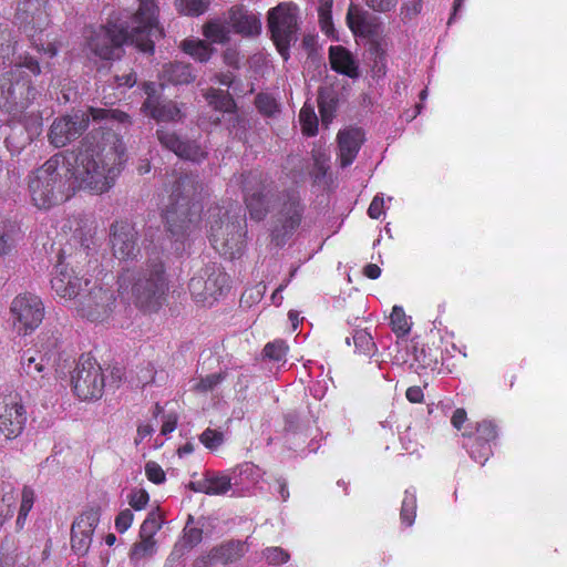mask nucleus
Segmentation results:
<instances>
[{"mask_svg": "<svg viewBox=\"0 0 567 567\" xmlns=\"http://www.w3.org/2000/svg\"><path fill=\"white\" fill-rule=\"evenodd\" d=\"M288 346L282 340L268 342L262 351V358L275 362L286 361Z\"/></svg>", "mask_w": 567, "mask_h": 567, "instance_id": "37998d69", "label": "nucleus"}, {"mask_svg": "<svg viewBox=\"0 0 567 567\" xmlns=\"http://www.w3.org/2000/svg\"><path fill=\"white\" fill-rule=\"evenodd\" d=\"M90 284L89 279L80 278L73 269H69L63 264L55 267L51 279V287L55 295L68 300L78 299L79 295L84 291V287H89Z\"/></svg>", "mask_w": 567, "mask_h": 567, "instance_id": "f3484780", "label": "nucleus"}, {"mask_svg": "<svg viewBox=\"0 0 567 567\" xmlns=\"http://www.w3.org/2000/svg\"><path fill=\"white\" fill-rule=\"evenodd\" d=\"M199 441L210 451L218 449L224 443V434L219 431L206 429L199 436Z\"/></svg>", "mask_w": 567, "mask_h": 567, "instance_id": "8fccbe9b", "label": "nucleus"}, {"mask_svg": "<svg viewBox=\"0 0 567 567\" xmlns=\"http://www.w3.org/2000/svg\"><path fill=\"white\" fill-rule=\"evenodd\" d=\"M257 110L265 116H274L279 112V105L274 96L267 93H260L255 99Z\"/></svg>", "mask_w": 567, "mask_h": 567, "instance_id": "a18cd8bd", "label": "nucleus"}, {"mask_svg": "<svg viewBox=\"0 0 567 567\" xmlns=\"http://www.w3.org/2000/svg\"><path fill=\"white\" fill-rule=\"evenodd\" d=\"M21 373L30 377L41 385L45 378L47 365L43 357L35 350L28 349L20 358Z\"/></svg>", "mask_w": 567, "mask_h": 567, "instance_id": "5701e85b", "label": "nucleus"}, {"mask_svg": "<svg viewBox=\"0 0 567 567\" xmlns=\"http://www.w3.org/2000/svg\"><path fill=\"white\" fill-rule=\"evenodd\" d=\"M422 0H403V9L405 13L410 17L416 16L422 10Z\"/></svg>", "mask_w": 567, "mask_h": 567, "instance_id": "e2e57ef3", "label": "nucleus"}, {"mask_svg": "<svg viewBox=\"0 0 567 567\" xmlns=\"http://www.w3.org/2000/svg\"><path fill=\"white\" fill-rule=\"evenodd\" d=\"M365 3L373 9L374 11L379 12H386L390 11L392 8L395 7L398 0H364Z\"/></svg>", "mask_w": 567, "mask_h": 567, "instance_id": "052dcab7", "label": "nucleus"}, {"mask_svg": "<svg viewBox=\"0 0 567 567\" xmlns=\"http://www.w3.org/2000/svg\"><path fill=\"white\" fill-rule=\"evenodd\" d=\"M17 41L8 25H0V66L4 65L16 52Z\"/></svg>", "mask_w": 567, "mask_h": 567, "instance_id": "f704fd0d", "label": "nucleus"}, {"mask_svg": "<svg viewBox=\"0 0 567 567\" xmlns=\"http://www.w3.org/2000/svg\"><path fill=\"white\" fill-rule=\"evenodd\" d=\"M346 21L355 37L368 38L372 33L373 27L369 20V13L358 6L350 4Z\"/></svg>", "mask_w": 567, "mask_h": 567, "instance_id": "a878e982", "label": "nucleus"}, {"mask_svg": "<svg viewBox=\"0 0 567 567\" xmlns=\"http://www.w3.org/2000/svg\"><path fill=\"white\" fill-rule=\"evenodd\" d=\"M90 117L94 122H130L128 115L120 110L90 107L89 113L76 112L54 120L49 133L51 144L63 147L78 138L87 128Z\"/></svg>", "mask_w": 567, "mask_h": 567, "instance_id": "423d86ee", "label": "nucleus"}, {"mask_svg": "<svg viewBox=\"0 0 567 567\" xmlns=\"http://www.w3.org/2000/svg\"><path fill=\"white\" fill-rule=\"evenodd\" d=\"M24 69L34 75L40 73L38 61L27 56L23 62L16 64L0 76V107L9 113L27 109L35 99L37 91L31 86Z\"/></svg>", "mask_w": 567, "mask_h": 567, "instance_id": "39448f33", "label": "nucleus"}, {"mask_svg": "<svg viewBox=\"0 0 567 567\" xmlns=\"http://www.w3.org/2000/svg\"><path fill=\"white\" fill-rule=\"evenodd\" d=\"M76 305L82 317L91 321H104L115 308V296L110 288L93 282L79 295Z\"/></svg>", "mask_w": 567, "mask_h": 567, "instance_id": "1a4fd4ad", "label": "nucleus"}, {"mask_svg": "<svg viewBox=\"0 0 567 567\" xmlns=\"http://www.w3.org/2000/svg\"><path fill=\"white\" fill-rule=\"evenodd\" d=\"M168 290L164 264L159 258L147 260L140 270H124L118 276V291L131 293L137 307L157 309Z\"/></svg>", "mask_w": 567, "mask_h": 567, "instance_id": "20e7f679", "label": "nucleus"}, {"mask_svg": "<svg viewBox=\"0 0 567 567\" xmlns=\"http://www.w3.org/2000/svg\"><path fill=\"white\" fill-rule=\"evenodd\" d=\"M220 380L221 378L219 374H209L206 375L205 378L194 380L190 388L194 391L205 393L213 390L220 382Z\"/></svg>", "mask_w": 567, "mask_h": 567, "instance_id": "603ef678", "label": "nucleus"}, {"mask_svg": "<svg viewBox=\"0 0 567 567\" xmlns=\"http://www.w3.org/2000/svg\"><path fill=\"white\" fill-rule=\"evenodd\" d=\"M49 0H21L18 2L16 11V20L20 28L31 38L32 43L40 50L34 40V33L39 30L42 31L49 23L48 13ZM41 50L54 56L58 52L56 48L49 43L48 48Z\"/></svg>", "mask_w": 567, "mask_h": 567, "instance_id": "9b49d317", "label": "nucleus"}, {"mask_svg": "<svg viewBox=\"0 0 567 567\" xmlns=\"http://www.w3.org/2000/svg\"><path fill=\"white\" fill-rule=\"evenodd\" d=\"M156 550L157 545L154 538L140 537L132 546L128 557L132 564L137 565L142 560L153 557Z\"/></svg>", "mask_w": 567, "mask_h": 567, "instance_id": "7c9ffc66", "label": "nucleus"}, {"mask_svg": "<svg viewBox=\"0 0 567 567\" xmlns=\"http://www.w3.org/2000/svg\"><path fill=\"white\" fill-rule=\"evenodd\" d=\"M363 142L364 134L358 127L344 128L338 133V155L341 167H347L353 163Z\"/></svg>", "mask_w": 567, "mask_h": 567, "instance_id": "6ab92c4d", "label": "nucleus"}, {"mask_svg": "<svg viewBox=\"0 0 567 567\" xmlns=\"http://www.w3.org/2000/svg\"><path fill=\"white\" fill-rule=\"evenodd\" d=\"M464 447L468 450L471 457L482 465H484L492 455L491 444L475 439L472 444H464Z\"/></svg>", "mask_w": 567, "mask_h": 567, "instance_id": "c03bdc74", "label": "nucleus"}, {"mask_svg": "<svg viewBox=\"0 0 567 567\" xmlns=\"http://www.w3.org/2000/svg\"><path fill=\"white\" fill-rule=\"evenodd\" d=\"M333 0H318L319 25L328 37H336V30L332 21Z\"/></svg>", "mask_w": 567, "mask_h": 567, "instance_id": "72a5a7b5", "label": "nucleus"}, {"mask_svg": "<svg viewBox=\"0 0 567 567\" xmlns=\"http://www.w3.org/2000/svg\"><path fill=\"white\" fill-rule=\"evenodd\" d=\"M205 96L209 104L214 105L217 110L231 112L235 109L234 100L229 94L224 93L223 91L210 89L207 91Z\"/></svg>", "mask_w": 567, "mask_h": 567, "instance_id": "79ce46f5", "label": "nucleus"}, {"mask_svg": "<svg viewBox=\"0 0 567 567\" xmlns=\"http://www.w3.org/2000/svg\"><path fill=\"white\" fill-rule=\"evenodd\" d=\"M301 130L305 135L315 136L318 132V117L313 106L305 104L299 113Z\"/></svg>", "mask_w": 567, "mask_h": 567, "instance_id": "ea45409f", "label": "nucleus"}, {"mask_svg": "<svg viewBox=\"0 0 567 567\" xmlns=\"http://www.w3.org/2000/svg\"><path fill=\"white\" fill-rule=\"evenodd\" d=\"M176 425H177V417L173 414H169V415L165 416V420H164L162 429H161V433L163 435H167L176 429Z\"/></svg>", "mask_w": 567, "mask_h": 567, "instance_id": "774afa93", "label": "nucleus"}, {"mask_svg": "<svg viewBox=\"0 0 567 567\" xmlns=\"http://www.w3.org/2000/svg\"><path fill=\"white\" fill-rule=\"evenodd\" d=\"M229 480V487L238 494L245 493L247 489L248 481V466L247 464H239L235 466L227 475Z\"/></svg>", "mask_w": 567, "mask_h": 567, "instance_id": "58836bf2", "label": "nucleus"}, {"mask_svg": "<svg viewBox=\"0 0 567 567\" xmlns=\"http://www.w3.org/2000/svg\"><path fill=\"white\" fill-rule=\"evenodd\" d=\"M210 0H175V7L178 12L198 17L207 11Z\"/></svg>", "mask_w": 567, "mask_h": 567, "instance_id": "a19ab883", "label": "nucleus"}, {"mask_svg": "<svg viewBox=\"0 0 567 567\" xmlns=\"http://www.w3.org/2000/svg\"><path fill=\"white\" fill-rule=\"evenodd\" d=\"M339 105V94L331 86H324L318 93V106L321 115V122L328 126L334 118Z\"/></svg>", "mask_w": 567, "mask_h": 567, "instance_id": "393cba45", "label": "nucleus"}, {"mask_svg": "<svg viewBox=\"0 0 567 567\" xmlns=\"http://www.w3.org/2000/svg\"><path fill=\"white\" fill-rule=\"evenodd\" d=\"M466 420H467L466 411L464 409L460 408L453 412V415L451 417V423L455 429L460 430Z\"/></svg>", "mask_w": 567, "mask_h": 567, "instance_id": "69168bd1", "label": "nucleus"}, {"mask_svg": "<svg viewBox=\"0 0 567 567\" xmlns=\"http://www.w3.org/2000/svg\"><path fill=\"white\" fill-rule=\"evenodd\" d=\"M274 199L275 194L266 186L250 195V219L261 220L268 214Z\"/></svg>", "mask_w": 567, "mask_h": 567, "instance_id": "bb28decb", "label": "nucleus"}, {"mask_svg": "<svg viewBox=\"0 0 567 567\" xmlns=\"http://www.w3.org/2000/svg\"><path fill=\"white\" fill-rule=\"evenodd\" d=\"M383 207H384V200H383L382 195H377L372 199V202L368 208V215L373 219H378L383 214Z\"/></svg>", "mask_w": 567, "mask_h": 567, "instance_id": "680f3d73", "label": "nucleus"}, {"mask_svg": "<svg viewBox=\"0 0 567 567\" xmlns=\"http://www.w3.org/2000/svg\"><path fill=\"white\" fill-rule=\"evenodd\" d=\"M401 520L406 526H412L416 516V495L415 489L410 487L405 489L401 506Z\"/></svg>", "mask_w": 567, "mask_h": 567, "instance_id": "c9c22d12", "label": "nucleus"}, {"mask_svg": "<svg viewBox=\"0 0 567 567\" xmlns=\"http://www.w3.org/2000/svg\"><path fill=\"white\" fill-rule=\"evenodd\" d=\"M28 420L27 409L17 393L0 396V433L8 440L18 437Z\"/></svg>", "mask_w": 567, "mask_h": 567, "instance_id": "4468645a", "label": "nucleus"}, {"mask_svg": "<svg viewBox=\"0 0 567 567\" xmlns=\"http://www.w3.org/2000/svg\"><path fill=\"white\" fill-rule=\"evenodd\" d=\"M34 492L32 488L24 486L21 495V504L19 508V513H23V515H28L34 504Z\"/></svg>", "mask_w": 567, "mask_h": 567, "instance_id": "13d9d810", "label": "nucleus"}, {"mask_svg": "<svg viewBox=\"0 0 567 567\" xmlns=\"http://www.w3.org/2000/svg\"><path fill=\"white\" fill-rule=\"evenodd\" d=\"M74 393L81 400H95L102 396L104 375L99 363L89 357H81L71 377Z\"/></svg>", "mask_w": 567, "mask_h": 567, "instance_id": "9d476101", "label": "nucleus"}, {"mask_svg": "<svg viewBox=\"0 0 567 567\" xmlns=\"http://www.w3.org/2000/svg\"><path fill=\"white\" fill-rule=\"evenodd\" d=\"M262 556L270 565H280L289 560L290 555L281 547H269L262 551Z\"/></svg>", "mask_w": 567, "mask_h": 567, "instance_id": "3c124183", "label": "nucleus"}, {"mask_svg": "<svg viewBox=\"0 0 567 567\" xmlns=\"http://www.w3.org/2000/svg\"><path fill=\"white\" fill-rule=\"evenodd\" d=\"M312 158L315 162V167L317 169L318 175H324L328 169L329 156L326 150H313Z\"/></svg>", "mask_w": 567, "mask_h": 567, "instance_id": "5fc2aeb1", "label": "nucleus"}, {"mask_svg": "<svg viewBox=\"0 0 567 567\" xmlns=\"http://www.w3.org/2000/svg\"><path fill=\"white\" fill-rule=\"evenodd\" d=\"M405 396L411 403H420L422 402L424 394L420 386H410L406 390Z\"/></svg>", "mask_w": 567, "mask_h": 567, "instance_id": "338daca9", "label": "nucleus"}, {"mask_svg": "<svg viewBox=\"0 0 567 567\" xmlns=\"http://www.w3.org/2000/svg\"><path fill=\"white\" fill-rule=\"evenodd\" d=\"M137 9L124 24L107 23L90 31L86 48L102 60L118 59L123 44H134L138 50L154 52L155 42L164 37L159 23L157 0H136Z\"/></svg>", "mask_w": 567, "mask_h": 567, "instance_id": "f03ea898", "label": "nucleus"}, {"mask_svg": "<svg viewBox=\"0 0 567 567\" xmlns=\"http://www.w3.org/2000/svg\"><path fill=\"white\" fill-rule=\"evenodd\" d=\"M10 312L14 329L18 333L25 336L34 331L42 322L44 306L38 296L21 293L12 300Z\"/></svg>", "mask_w": 567, "mask_h": 567, "instance_id": "f8f14e48", "label": "nucleus"}, {"mask_svg": "<svg viewBox=\"0 0 567 567\" xmlns=\"http://www.w3.org/2000/svg\"><path fill=\"white\" fill-rule=\"evenodd\" d=\"M159 76L163 83L174 85L188 84L195 79L190 65L183 62H171L165 64Z\"/></svg>", "mask_w": 567, "mask_h": 567, "instance_id": "b1692460", "label": "nucleus"}, {"mask_svg": "<svg viewBox=\"0 0 567 567\" xmlns=\"http://www.w3.org/2000/svg\"><path fill=\"white\" fill-rule=\"evenodd\" d=\"M329 62L331 69L337 73L343 74L350 79L359 78V65L352 53L342 45H331L329 48Z\"/></svg>", "mask_w": 567, "mask_h": 567, "instance_id": "4be33fe9", "label": "nucleus"}, {"mask_svg": "<svg viewBox=\"0 0 567 567\" xmlns=\"http://www.w3.org/2000/svg\"><path fill=\"white\" fill-rule=\"evenodd\" d=\"M203 187L193 175L179 176L172 186L171 203L165 209L168 231L176 238L189 235L199 221V196Z\"/></svg>", "mask_w": 567, "mask_h": 567, "instance_id": "7ed1b4c3", "label": "nucleus"}, {"mask_svg": "<svg viewBox=\"0 0 567 567\" xmlns=\"http://www.w3.org/2000/svg\"><path fill=\"white\" fill-rule=\"evenodd\" d=\"M352 340L355 351L364 355H373L378 348L372 336L365 329L354 330Z\"/></svg>", "mask_w": 567, "mask_h": 567, "instance_id": "e433bc0d", "label": "nucleus"}, {"mask_svg": "<svg viewBox=\"0 0 567 567\" xmlns=\"http://www.w3.org/2000/svg\"><path fill=\"white\" fill-rule=\"evenodd\" d=\"M91 543L92 536L84 535L83 532L71 530V548L75 554L80 556L85 555L90 549Z\"/></svg>", "mask_w": 567, "mask_h": 567, "instance_id": "49530a36", "label": "nucleus"}, {"mask_svg": "<svg viewBox=\"0 0 567 567\" xmlns=\"http://www.w3.org/2000/svg\"><path fill=\"white\" fill-rule=\"evenodd\" d=\"M239 237L240 235L237 236L236 234L228 233L227 238H225V246L231 251L236 250L237 252H240L241 246H244V240L239 241Z\"/></svg>", "mask_w": 567, "mask_h": 567, "instance_id": "0e129e2a", "label": "nucleus"}, {"mask_svg": "<svg viewBox=\"0 0 567 567\" xmlns=\"http://www.w3.org/2000/svg\"><path fill=\"white\" fill-rule=\"evenodd\" d=\"M145 475L151 482L155 484H162L166 480V475L163 468L153 461L146 463Z\"/></svg>", "mask_w": 567, "mask_h": 567, "instance_id": "864d4df0", "label": "nucleus"}, {"mask_svg": "<svg viewBox=\"0 0 567 567\" xmlns=\"http://www.w3.org/2000/svg\"><path fill=\"white\" fill-rule=\"evenodd\" d=\"M142 110L157 122H178L184 117L175 102L159 101L151 95L143 103Z\"/></svg>", "mask_w": 567, "mask_h": 567, "instance_id": "412c9836", "label": "nucleus"}, {"mask_svg": "<svg viewBox=\"0 0 567 567\" xmlns=\"http://www.w3.org/2000/svg\"><path fill=\"white\" fill-rule=\"evenodd\" d=\"M497 436L496 425L492 421H482L476 424L475 440L491 444Z\"/></svg>", "mask_w": 567, "mask_h": 567, "instance_id": "09e8293b", "label": "nucleus"}, {"mask_svg": "<svg viewBox=\"0 0 567 567\" xmlns=\"http://www.w3.org/2000/svg\"><path fill=\"white\" fill-rule=\"evenodd\" d=\"M100 522L97 509L91 508L83 512L72 524V532H83L84 535L93 536V533Z\"/></svg>", "mask_w": 567, "mask_h": 567, "instance_id": "473e14b6", "label": "nucleus"}, {"mask_svg": "<svg viewBox=\"0 0 567 567\" xmlns=\"http://www.w3.org/2000/svg\"><path fill=\"white\" fill-rule=\"evenodd\" d=\"M133 519L134 514L132 513V511L128 508L123 509L115 518L116 530L120 533L126 532L131 527Z\"/></svg>", "mask_w": 567, "mask_h": 567, "instance_id": "6e6d98bb", "label": "nucleus"}, {"mask_svg": "<svg viewBox=\"0 0 567 567\" xmlns=\"http://www.w3.org/2000/svg\"><path fill=\"white\" fill-rule=\"evenodd\" d=\"M161 145L175 153L178 157L199 163L206 157V152L195 141H183L175 132L161 127L156 131Z\"/></svg>", "mask_w": 567, "mask_h": 567, "instance_id": "a211bd4d", "label": "nucleus"}, {"mask_svg": "<svg viewBox=\"0 0 567 567\" xmlns=\"http://www.w3.org/2000/svg\"><path fill=\"white\" fill-rule=\"evenodd\" d=\"M390 322L393 332L398 337L406 336L411 330L410 318L405 315L401 306H394L390 316Z\"/></svg>", "mask_w": 567, "mask_h": 567, "instance_id": "4c0bfd02", "label": "nucleus"}, {"mask_svg": "<svg viewBox=\"0 0 567 567\" xmlns=\"http://www.w3.org/2000/svg\"><path fill=\"white\" fill-rule=\"evenodd\" d=\"M188 288L197 303L212 306L228 289V276L217 264H209L189 280Z\"/></svg>", "mask_w": 567, "mask_h": 567, "instance_id": "6e6552de", "label": "nucleus"}, {"mask_svg": "<svg viewBox=\"0 0 567 567\" xmlns=\"http://www.w3.org/2000/svg\"><path fill=\"white\" fill-rule=\"evenodd\" d=\"M150 501V496L146 491L138 489L134 491L128 498V504L131 507H133L135 511H141L145 508Z\"/></svg>", "mask_w": 567, "mask_h": 567, "instance_id": "4d7b16f0", "label": "nucleus"}, {"mask_svg": "<svg viewBox=\"0 0 567 567\" xmlns=\"http://www.w3.org/2000/svg\"><path fill=\"white\" fill-rule=\"evenodd\" d=\"M268 28L271 39L284 60L289 59V49L297 41L298 7L280 3L268 12Z\"/></svg>", "mask_w": 567, "mask_h": 567, "instance_id": "0eeeda50", "label": "nucleus"}, {"mask_svg": "<svg viewBox=\"0 0 567 567\" xmlns=\"http://www.w3.org/2000/svg\"><path fill=\"white\" fill-rule=\"evenodd\" d=\"M193 489L207 495H223L230 489L229 480L227 475L207 476L197 482L196 486L193 484Z\"/></svg>", "mask_w": 567, "mask_h": 567, "instance_id": "c756f323", "label": "nucleus"}, {"mask_svg": "<svg viewBox=\"0 0 567 567\" xmlns=\"http://www.w3.org/2000/svg\"><path fill=\"white\" fill-rule=\"evenodd\" d=\"M194 517L188 516L186 525L183 529L182 538L175 544L172 553L168 556V561L174 563L182 558L187 550L198 545L203 539V529L205 526V519L199 518L194 525Z\"/></svg>", "mask_w": 567, "mask_h": 567, "instance_id": "aec40b11", "label": "nucleus"}, {"mask_svg": "<svg viewBox=\"0 0 567 567\" xmlns=\"http://www.w3.org/2000/svg\"><path fill=\"white\" fill-rule=\"evenodd\" d=\"M162 528V520L155 513L148 514L140 529V537L154 538L156 533Z\"/></svg>", "mask_w": 567, "mask_h": 567, "instance_id": "de8ad7c7", "label": "nucleus"}, {"mask_svg": "<svg viewBox=\"0 0 567 567\" xmlns=\"http://www.w3.org/2000/svg\"><path fill=\"white\" fill-rule=\"evenodd\" d=\"M41 123L38 121L30 132H24V127L21 125L13 126L10 134L6 137L8 148L12 152L19 153L28 144L31 143L34 135L40 134Z\"/></svg>", "mask_w": 567, "mask_h": 567, "instance_id": "cd10ccee", "label": "nucleus"}, {"mask_svg": "<svg viewBox=\"0 0 567 567\" xmlns=\"http://www.w3.org/2000/svg\"><path fill=\"white\" fill-rule=\"evenodd\" d=\"M245 554V545L240 542L230 540L214 548L208 558L210 560L228 564L237 560Z\"/></svg>", "mask_w": 567, "mask_h": 567, "instance_id": "c85d7f7f", "label": "nucleus"}, {"mask_svg": "<svg viewBox=\"0 0 567 567\" xmlns=\"http://www.w3.org/2000/svg\"><path fill=\"white\" fill-rule=\"evenodd\" d=\"M125 144L112 131H94L79 151L53 155L28 175V192L39 209L69 199L76 189L103 194L113 187L125 163Z\"/></svg>", "mask_w": 567, "mask_h": 567, "instance_id": "f257e3e1", "label": "nucleus"}, {"mask_svg": "<svg viewBox=\"0 0 567 567\" xmlns=\"http://www.w3.org/2000/svg\"><path fill=\"white\" fill-rule=\"evenodd\" d=\"M113 256L120 260H133L140 255L138 234L127 221H116L110 229Z\"/></svg>", "mask_w": 567, "mask_h": 567, "instance_id": "dca6fc26", "label": "nucleus"}, {"mask_svg": "<svg viewBox=\"0 0 567 567\" xmlns=\"http://www.w3.org/2000/svg\"><path fill=\"white\" fill-rule=\"evenodd\" d=\"M182 50L199 62H206L213 54V49L199 39H186L181 44Z\"/></svg>", "mask_w": 567, "mask_h": 567, "instance_id": "2f4dec72", "label": "nucleus"}, {"mask_svg": "<svg viewBox=\"0 0 567 567\" xmlns=\"http://www.w3.org/2000/svg\"><path fill=\"white\" fill-rule=\"evenodd\" d=\"M280 209L276 216V226L272 230L274 239L278 245L284 244L287 236L291 235L300 225L303 207L299 196L292 192L280 199Z\"/></svg>", "mask_w": 567, "mask_h": 567, "instance_id": "2eb2a0df", "label": "nucleus"}, {"mask_svg": "<svg viewBox=\"0 0 567 567\" xmlns=\"http://www.w3.org/2000/svg\"><path fill=\"white\" fill-rule=\"evenodd\" d=\"M230 31L248 34V10L245 6H236L229 10L225 20H210L203 27L204 37L212 43L224 44L229 39Z\"/></svg>", "mask_w": 567, "mask_h": 567, "instance_id": "ddd939ff", "label": "nucleus"}, {"mask_svg": "<svg viewBox=\"0 0 567 567\" xmlns=\"http://www.w3.org/2000/svg\"><path fill=\"white\" fill-rule=\"evenodd\" d=\"M12 230L3 224H0V256L7 254L12 247Z\"/></svg>", "mask_w": 567, "mask_h": 567, "instance_id": "bf43d9fd", "label": "nucleus"}]
</instances>
